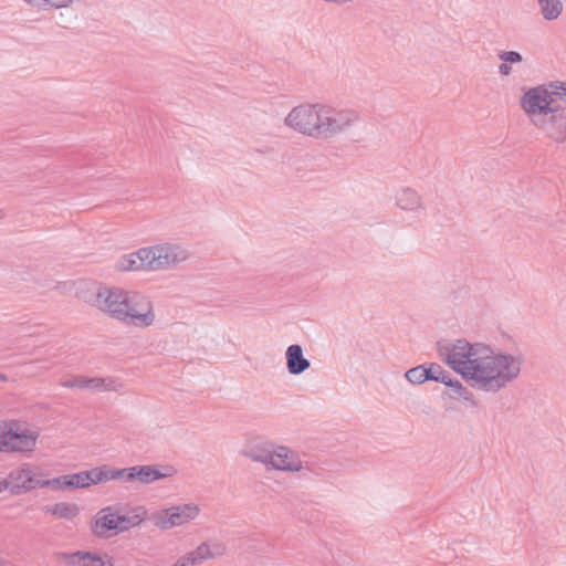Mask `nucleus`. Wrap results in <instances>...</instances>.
Here are the masks:
<instances>
[{"label": "nucleus", "instance_id": "1a4fd4ad", "mask_svg": "<svg viewBox=\"0 0 566 566\" xmlns=\"http://www.w3.org/2000/svg\"><path fill=\"white\" fill-rule=\"evenodd\" d=\"M42 472L30 463H23L12 469L4 479L7 490L19 495L39 489L41 485Z\"/></svg>", "mask_w": 566, "mask_h": 566}, {"label": "nucleus", "instance_id": "2f4dec72", "mask_svg": "<svg viewBox=\"0 0 566 566\" xmlns=\"http://www.w3.org/2000/svg\"><path fill=\"white\" fill-rule=\"evenodd\" d=\"M85 376H75L73 378L62 380L61 386L65 388L85 389Z\"/></svg>", "mask_w": 566, "mask_h": 566}, {"label": "nucleus", "instance_id": "f704fd0d", "mask_svg": "<svg viewBox=\"0 0 566 566\" xmlns=\"http://www.w3.org/2000/svg\"><path fill=\"white\" fill-rule=\"evenodd\" d=\"M7 490V484L4 482V479H0V493Z\"/></svg>", "mask_w": 566, "mask_h": 566}, {"label": "nucleus", "instance_id": "f257e3e1", "mask_svg": "<svg viewBox=\"0 0 566 566\" xmlns=\"http://www.w3.org/2000/svg\"><path fill=\"white\" fill-rule=\"evenodd\" d=\"M438 354L471 388L492 395L515 382L525 364L524 355L517 349L507 352L465 338L439 342Z\"/></svg>", "mask_w": 566, "mask_h": 566}, {"label": "nucleus", "instance_id": "412c9836", "mask_svg": "<svg viewBox=\"0 0 566 566\" xmlns=\"http://www.w3.org/2000/svg\"><path fill=\"white\" fill-rule=\"evenodd\" d=\"M537 3L541 14L547 21L558 19L563 12L562 0H537Z\"/></svg>", "mask_w": 566, "mask_h": 566}, {"label": "nucleus", "instance_id": "473e14b6", "mask_svg": "<svg viewBox=\"0 0 566 566\" xmlns=\"http://www.w3.org/2000/svg\"><path fill=\"white\" fill-rule=\"evenodd\" d=\"M209 546V551H211V558H214L217 556H221L226 552V547L222 543L217 541H207L206 542Z\"/></svg>", "mask_w": 566, "mask_h": 566}, {"label": "nucleus", "instance_id": "dca6fc26", "mask_svg": "<svg viewBox=\"0 0 566 566\" xmlns=\"http://www.w3.org/2000/svg\"><path fill=\"white\" fill-rule=\"evenodd\" d=\"M146 248H142L134 253L120 256L116 263L119 271H148V259L145 258Z\"/></svg>", "mask_w": 566, "mask_h": 566}, {"label": "nucleus", "instance_id": "72a5a7b5", "mask_svg": "<svg viewBox=\"0 0 566 566\" xmlns=\"http://www.w3.org/2000/svg\"><path fill=\"white\" fill-rule=\"evenodd\" d=\"M192 556H191V552L187 553L186 555L184 556H180L176 563L174 564V566H195L197 565V563L195 560L191 559Z\"/></svg>", "mask_w": 566, "mask_h": 566}, {"label": "nucleus", "instance_id": "b1692460", "mask_svg": "<svg viewBox=\"0 0 566 566\" xmlns=\"http://www.w3.org/2000/svg\"><path fill=\"white\" fill-rule=\"evenodd\" d=\"M430 369L426 365H419L417 367L410 368L406 371V379L412 385H421L427 380L431 379Z\"/></svg>", "mask_w": 566, "mask_h": 566}, {"label": "nucleus", "instance_id": "4468645a", "mask_svg": "<svg viewBox=\"0 0 566 566\" xmlns=\"http://www.w3.org/2000/svg\"><path fill=\"white\" fill-rule=\"evenodd\" d=\"M92 532L99 537L118 534V513L112 506L102 509L95 517Z\"/></svg>", "mask_w": 566, "mask_h": 566}, {"label": "nucleus", "instance_id": "e433bc0d", "mask_svg": "<svg viewBox=\"0 0 566 566\" xmlns=\"http://www.w3.org/2000/svg\"><path fill=\"white\" fill-rule=\"evenodd\" d=\"M0 379H6V377L4 376H0Z\"/></svg>", "mask_w": 566, "mask_h": 566}, {"label": "nucleus", "instance_id": "f3484780", "mask_svg": "<svg viewBox=\"0 0 566 566\" xmlns=\"http://www.w3.org/2000/svg\"><path fill=\"white\" fill-rule=\"evenodd\" d=\"M274 448H275V444L272 442H269V441L263 442V443H258V444L252 446L249 449H247L244 451V455L253 462L264 464L268 469L270 461L272 459Z\"/></svg>", "mask_w": 566, "mask_h": 566}, {"label": "nucleus", "instance_id": "a211bd4d", "mask_svg": "<svg viewBox=\"0 0 566 566\" xmlns=\"http://www.w3.org/2000/svg\"><path fill=\"white\" fill-rule=\"evenodd\" d=\"M146 518V510L143 506L134 509L128 514H118V532L128 531L143 523Z\"/></svg>", "mask_w": 566, "mask_h": 566}, {"label": "nucleus", "instance_id": "20e7f679", "mask_svg": "<svg viewBox=\"0 0 566 566\" xmlns=\"http://www.w3.org/2000/svg\"><path fill=\"white\" fill-rule=\"evenodd\" d=\"M38 438V431L22 428L17 420H0V453H32Z\"/></svg>", "mask_w": 566, "mask_h": 566}, {"label": "nucleus", "instance_id": "0eeeda50", "mask_svg": "<svg viewBox=\"0 0 566 566\" xmlns=\"http://www.w3.org/2000/svg\"><path fill=\"white\" fill-rule=\"evenodd\" d=\"M144 254L148 259V271L168 270L189 258V252L185 247L169 242L146 247Z\"/></svg>", "mask_w": 566, "mask_h": 566}, {"label": "nucleus", "instance_id": "f03ea898", "mask_svg": "<svg viewBox=\"0 0 566 566\" xmlns=\"http://www.w3.org/2000/svg\"><path fill=\"white\" fill-rule=\"evenodd\" d=\"M359 120L353 108H337L322 102H304L290 109L284 125L291 130L314 139L336 137Z\"/></svg>", "mask_w": 566, "mask_h": 566}, {"label": "nucleus", "instance_id": "393cba45", "mask_svg": "<svg viewBox=\"0 0 566 566\" xmlns=\"http://www.w3.org/2000/svg\"><path fill=\"white\" fill-rule=\"evenodd\" d=\"M82 566H114L113 558L108 555H99L84 552Z\"/></svg>", "mask_w": 566, "mask_h": 566}, {"label": "nucleus", "instance_id": "423d86ee", "mask_svg": "<svg viewBox=\"0 0 566 566\" xmlns=\"http://www.w3.org/2000/svg\"><path fill=\"white\" fill-rule=\"evenodd\" d=\"M200 513L201 507L199 504L187 502L156 511L151 515V521L159 530L169 531L196 521Z\"/></svg>", "mask_w": 566, "mask_h": 566}, {"label": "nucleus", "instance_id": "ddd939ff", "mask_svg": "<svg viewBox=\"0 0 566 566\" xmlns=\"http://www.w3.org/2000/svg\"><path fill=\"white\" fill-rule=\"evenodd\" d=\"M66 475L67 489H84L111 481V469L106 465Z\"/></svg>", "mask_w": 566, "mask_h": 566}, {"label": "nucleus", "instance_id": "f8f14e48", "mask_svg": "<svg viewBox=\"0 0 566 566\" xmlns=\"http://www.w3.org/2000/svg\"><path fill=\"white\" fill-rule=\"evenodd\" d=\"M269 469L298 473L304 470L300 454L286 446L275 444Z\"/></svg>", "mask_w": 566, "mask_h": 566}, {"label": "nucleus", "instance_id": "6ab92c4d", "mask_svg": "<svg viewBox=\"0 0 566 566\" xmlns=\"http://www.w3.org/2000/svg\"><path fill=\"white\" fill-rule=\"evenodd\" d=\"M28 7L36 11H51L71 8L76 0H22Z\"/></svg>", "mask_w": 566, "mask_h": 566}, {"label": "nucleus", "instance_id": "c9c22d12", "mask_svg": "<svg viewBox=\"0 0 566 566\" xmlns=\"http://www.w3.org/2000/svg\"><path fill=\"white\" fill-rule=\"evenodd\" d=\"M4 217V212L0 209V220Z\"/></svg>", "mask_w": 566, "mask_h": 566}, {"label": "nucleus", "instance_id": "39448f33", "mask_svg": "<svg viewBox=\"0 0 566 566\" xmlns=\"http://www.w3.org/2000/svg\"><path fill=\"white\" fill-rule=\"evenodd\" d=\"M520 104L533 125L562 106L556 104V93L552 92L549 85H537L528 88L522 95Z\"/></svg>", "mask_w": 566, "mask_h": 566}, {"label": "nucleus", "instance_id": "9b49d317", "mask_svg": "<svg viewBox=\"0 0 566 566\" xmlns=\"http://www.w3.org/2000/svg\"><path fill=\"white\" fill-rule=\"evenodd\" d=\"M534 126L547 139L556 144L566 143V114L562 106L537 120Z\"/></svg>", "mask_w": 566, "mask_h": 566}, {"label": "nucleus", "instance_id": "7c9ffc66", "mask_svg": "<svg viewBox=\"0 0 566 566\" xmlns=\"http://www.w3.org/2000/svg\"><path fill=\"white\" fill-rule=\"evenodd\" d=\"M548 85L552 92L556 93V104H559L558 102L560 101L566 106V82L555 81L551 82Z\"/></svg>", "mask_w": 566, "mask_h": 566}, {"label": "nucleus", "instance_id": "2eb2a0df", "mask_svg": "<svg viewBox=\"0 0 566 566\" xmlns=\"http://www.w3.org/2000/svg\"><path fill=\"white\" fill-rule=\"evenodd\" d=\"M285 359L287 371L291 375H301L311 366L310 360L304 357L302 346L297 344L290 345L286 348Z\"/></svg>", "mask_w": 566, "mask_h": 566}, {"label": "nucleus", "instance_id": "9d476101", "mask_svg": "<svg viewBox=\"0 0 566 566\" xmlns=\"http://www.w3.org/2000/svg\"><path fill=\"white\" fill-rule=\"evenodd\" d=\"M394 206L411 218H420L427 212V203L423 195L416 188L402 186L394 193Z\"/></svg>", "mask_w": 566, "mask_h": 566}, {"label": "nucleus", "instance_id": "5701e85b", "mask_svg": "<svg viewBox=\"0 0 566 566\" xmlns=\"http://www.w3.org/2000/svg\"><path fill=\"white\" fill-rule=\"evenodd\" d=\"M48 512H50L55 517L71 521L77 516L80 510L76 504L60 502L50 507Z\"/></svg>", "mask_w": 566, "mask_h": 566}, {"label": "nucleus", "instance_id": "a878e982", "mask_svg": "<svg viewBox=\"0 0 566 566\" xmlns=\"http://www.w3.org/2000/svg\"><path fill=\"white\" fill-rule=\"evenodd\" d=\"M447 386L452 390L453 398H461L464 401L473 402V394L458 379L451 378Z\"/></svg>", "mask_w": 566, "mask_h": 566}, {"label": "nucleus", "instance_id": "aec40b11", "mask_svg": "<svg viewBox=\"0 0 566 566\" xmlns=\"http://www.w3.org/2000/svg\"><path fill=\"white\" fill-rule=\"evenodd\" d=\"M122 388V385L117 382L114 378L105 377H93L85 379V389L103 392V391H117Z\"/></svg>", "mask_w": 566, "mask_h": 566}, {"label": "nucleus", "instance_id": "4be33fe9", "mask_svg": "<svg viewBox=\"0 0 566 566\" xmlns=\"http://www.w3.org/2000/svg\"><path fill=\"white\" fill-rule=\"evenodd\" d=\"M502 63L499 65V73L501 76H509L512 73L511 64L521 63L523 56L516 51H501L497 54Z\"/></svg>", "mask_w": 566, "mask_h": 566}, {"label": "nucleus", "instance_id": "c756f323", "mask_svg": "<svg viewBox=\"0 0 566 566\" xmlns=\"http://www.w3.org/2000/svg\"><path fill=\"white\" fill-rule=\"evenodd\" d=\"M192 560L197 563V565L202 562L211 558V551H209V546L206 542L198 545L193 551H191Z\"/></svg>", "mask_w": 566, "mask_h": 566}, {"label": "nucleus", "instance_id": "7ed1b4c3", "mask_svg": "<svg viewBox=\"0 0 566 566\" xmlns=\"http://www.w3.org/2000/svg\"><path fill=\"white\" fill-rule=\"evenodd\" d=\"M92 304L126 326L146 329L157 322L154 301L150 296L138 291L99 287Z\"/></svg>", "mask_w": 566, "mask_h": 566}, {"label": "nucleus", "instance_id": "cd10ccee", "mask_svg": "<svg viewBox=\"0 0 566 566\" xmlns=\"http://www.w3.org/2000/svg\"><path fill=\"white\" fill-rule=\"evenodd\" d=\"M65 482L66 475H61L54 479H46L45 475L42 473L40 489L50 488L55 491L69 490L67 484Z\"/></svg>", "mask_w": 566, "mask_h": 566}, {"label": "nucleus", "instance_id": "bb28decb", "mask_svg": "<svg viewBox=\"0 0 566 566\" xmlns=\"http://www.w3.org/2000/svg\"><path fill=\"white\" fill-rule=\"evenodd\" d=\"M84 552L77 551L73 553L59 552L55 554V558L59 563L64 566H82Z\"/></svg>", "mask_w": 566, "mask_h": 566}, {"label": "nucleus", "instance_id": "6e6552de", "mask_svg": "<svg viewBox=\"0 0 566 566\" xmlns=\"http://www.w3.org/2000/svg\"><path fill=\"white\" fill-rule=\"evenodd\" d=\"M176 473L172 467L135 465L125 469H111V481L123 479L127 482L138 481L150 484L157 480L170 478Z\"/></svg>", "mask_w": 566, "mask_h": 566}, {"label": "nucleus", "instance_id": "c85d7f7f", "mask_svg": "<svg viewBox=\"0 0 566 566\" xmlns=\"http://www.w3.org/2000/svg\"><path fill=\"white\" fill-rule=\"evenodd\" d=\"M428 369H430L429 374L432 375L430 380H434L447 386V382L452 378L451 375L438 364H429Z\"/></svg>", "mask_w": 566, "mask_h": 566}]
</instances>
